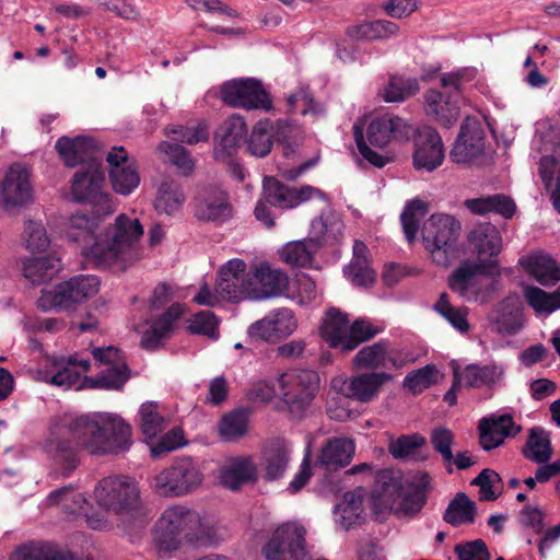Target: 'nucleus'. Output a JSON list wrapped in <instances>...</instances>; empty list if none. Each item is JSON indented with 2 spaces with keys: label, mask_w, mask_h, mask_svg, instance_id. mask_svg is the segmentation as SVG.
Listing matches in <instances>:
<instances>
[{
  "label": "nucleus",
  "mask_w": 560,
  "mask_h": 560,
  "mask_svg": "<svg viewBox=\"0 0 560 560\" xmlns=\"http://www.w3.org/2000/svg\"><path fill=\"white\" fill-rule=\"evenodd\" d=\"M102 215L95 210L93 215H71L66 229L67 238L82 244V255L94 267L125 271L140 258L143 226L139 219L121 213L97 233Z\"/></svg>",
  "instance_id": "f257e3e1"
},
{
  "label": "nucleus",
  "mask_w": 560,
  "mask_h": 560,
  "mask_svg": "<svg viewBox=\"0 0 560 560\" xmlns=\"http://www.w3.org/2000/svg\"><path fill=\"white\" fill-rule=\"evenodd\" d=\"M54 435L49 445L56 456L71 470L78 465V448L92 455L119 454L132 444L131 427L119 415L95 412L65 418L52 428Z\"/></svg>",
  "instance_id": "f03ea898"
},
{
  "label": "nucleus",
  "mask_w": 560,
  "mask_h": 560,
  "mask_svg": "<svg viewBox=\"0 0 560 560\" xmlns=\"http://www.w3.org/2000/svg\"><path fill=\"white\" fill-rule=\"evenodd\" d=\"M50 504H61L66 512L82 516L94 530L109 527L105 513L130 512L139 506L138 492H51Z\"/></svg>",
  "instance_id": "7ed1b4c3"
},
{
  "label": "nucleus",
  "mask_w": 560,
  "mask_h": 560,
  "mask_svg": "<svg viewBox=\"0 0 560 560\" xmlns=\"http://www.w3.org/2000/svg\"><path fill=\"white\" fill-rule=\"evenodd\" d=\"M460 223L450 214H432L422 228V242L432 260L447 267L457 257Z\"/></svg>",
  "instance_id": "20e7f679"
},
{
  "label": "nucleus",
  "mask_w": 560,
  "mask_h": 560,
  "mask_svg": "<svg viewBox=\"0 0 560 560\" xmlns=\"http://www.w3.org/2000/svg\"><path fill=\"white\" fill-rule=\"evenodd\" d=\"M279 397L294 418H301L315 398L319 376L313 370H292L277 380Z\"/></svg>",
  "instance_id": "39448f33"
},
{
  "label": "nucleus",
  "mask_w": 560,
  "mask_h": 560,
  "mask_svg": "<svg viewBox=\"0 0 560 560\" xmlns=\"http://www.w3.org/2000/svg\"><path fill=\"white\" fill-rule=\"evenodd\" d=\"M100 284L96 276H75L51 289L42 290L37 305L45 312L52 308L70 310L94 296L100 290Z\"/></svg>",
  "instance_id": "423d86ee"
},
{
  "label": "nucleus",
  "mask_w": 560,
  "mask_h": 560,
  "mask_svg": "<svg viewBox=\"0 0 560 560\" xmlns=\"http://www.w3.org/2000/svg\"><path fill=\"white\" fill-rule=\"evenodd\" d=\"M104 172L98 160H91L74 173L71 194L77 201L88 202L98 214H112L115 205L108 194L103 191Z\"/></svg>",
  "instance_id": "0eeeda50"
},
{
  "label": "nucleus",
  "mask_w": 560,
  "mask_h": 560,
  "mask_svg": "<svg viewBox=\"0 0 560 560\" xmlns=\"http://www.w3.org/2000/svg\"><path fill=\"white\" fill-rule=\"evenodd\" d=\"M497 268L494 259H481L477 261H463L450 276V289L467 300L486 303L491 292L492 284L485 285L480 280L481 275H491Z\"/></svg>",
  "instance_id": "6e6552de"
},
{
  "label": "nucleus",
  "mask_w": 560,
  "mask_h": 560,
  "mask_svg": "<svg viewBox=\"0 0 560 560\" xmlns=\"http://www.w3.org/2000/svg\"><path fill=\"white\" fill-rule=\"evenodd\" d=\"M306 528L299 522L281 524L262 547L266 560H311L306 548Z\"/></svg>",
  "instance_id": "1a4fd4ad"
},
{
  "label": "nucleus",
  "mask_w": 560,
  "mask_h": 560,
  "mask_svg": "<svg viewBox=\"0 0 560 560\" xmlns=\"http://www.w3.org/2000/svg\"><path fill=\"white\" fill-rule=\"evenodd\" d=\"M463 73L451 72L441 77V85L446 95L438 90H429L425 95V112L444 127L453 126L459 118V97Z\"/></svg>",
  "instance_id": "9d476101"
},
{
  "label": "nucleus",
  "mask_w": 560,
  "mask_h": 560,
  "mask_svg": "<svg viewBox=\"0 0 560 560\" xmlns=\"http://www.w3.org/2000/svg\"><path fill=\"white\" fill-rule=\"evenodd\" d=\"M221 100L229 106L270 110L272 101L262 83L253 78L234 79L221 85Z\"/></svg>",
  "instance_id": "9b49d317"
},
{
  "label": "nucleus",
  "mask_w": 560,
  "mask_h": 560,
  "mask_svg": "<svg viewBox=\"0 0 560 560\" xmlns=\"http://www.w3.org/2000/svg\"><path fill=\"white\" fill-rule=\"evenodd\" d=\"M92 354L95 363L104 369L96 377H86L92 388L119 389L130 377V370L119 349L115 347L94 348Z\"/></svg>",
  "instance_id": "f8f14e48"
},
{
  "label": "nucleus",
  "mask_w": 560,
  "mask_h": 560,
  "mask_svg": "<svg viewBox=\"0 0 560 560\" xmlns=\"http://www.w3.org/2000/svg\"><path fill=\"white\" fill-rule=\"evenodd\" d=\"M253 270H247L243 259L234 258L223 265L219 272L218 292L230 302L250 299L253 290Z\"/></svg>",
  "instance_id": "ddd939ff"
},
{
  "label": "nucleus",
  "mask_w": 560,
  "mask_h": 560,
  "mask_svg": "<svg viewBox=\"0 0 560 560\" xmlns=\"http://www.w3.org/2000/svg\"><path fill=\"white\" fill-rule=\"evenodd\" d=\"M393 380V375L386 372H364L349 378H335L334 387L345 398H350L361 404L374 400L384 384Z\"/></svg>",
  "instance_id": "4468645a"
},
{
  "label": "nucleus",
  "mask_w": 560,
  "mask_h": 560,
  "mask_svg": "<svg viewBox=\"0 0 560 560\" xmlns=\"http://www.w3.org/2000/svg\"><path fill=\"white\" fill-rule=\"evenodd\" d=\"M424 492H371V509L375 517L385 520L389 514L412 515L424 505Z\"/></svg>",
  "instance_id": "2eb2a0df"
},
{
  "label": "nucleus",
  "mask_w": 560,
  "mask_h": 560,
  "mask_svg": "<svg viewBox=\"0 0 560 560\" xmlns=\"http://www.w3.org/2000/svg\"><path fill=\"white\" fill-rule=\"evenodd\" d=\"M262 192L264 198L269 205L282 209H291L312 199H318L323 205L328 207L326 194L318 188L313 186L293 188L281 184L273 177L265 178Z\"/></svg>",
  "instance_id": "dca6fc26"
},
{
  "label": "nucleus",
  "mask_w": 560,
  "mask_h": 560,
  "mask_svg": "<svg viewBox=\"0 0 560 560\" xmlns=\"http://www.w3.org/2000/svg\"><path fill=\"white\" fill-rule=\"evenodd\" d=\"M190 509L176 505L164 511L156 522L154 544L159 552H171L182 547V535L188 523Z\"/></svg>",
  "instance_id": "f3484780"
},
{
  "label": "nucleus",
  "mask_w": 560,
  "mask_h": 560,
  "mask_svg": "<svg viewBox=\"0 0 560 560\" xmlns=\"http://www.w3.org/2000/svg\"><path fill=\"white\" fill-rule=\"evenodd\" d=\"M444 147L438 131L422 127L415 136L413 166L417 171L433 172L444 161Z\"/></svg>",
  "instance_id": "a211bd4d"
},
{
  "label": "nucleus",
  "mask_w": 560,
  "mask_h": 560,
  "mask_svg": "<svg viewBox=\"0 0 560 560\" xmlns=\"http://www.w3.org/2000/svg\"><path fill=\"white\" fill-rule=\"evenodd\" d=\"M203 475L190 458L176 460L154 478L159 490H190L201 486Z\"/></svg>",
  "instance_id": "6ab92c4d"
},
{
  "label": "nucleus",
  "mask_w": 560,
  "mask_h": 560,
  "mask_svg": "<svg viewBox=\"0 0 560 560\" xmlns=\"http://www.w3.org/2000/svg\"><path fill=\"white\" fill-rule=\"evenodd\" d=\"M33 201L30 171L22 164L10 166L2 182V206L7 209L24 207Z\"/></svg>",
  "instance_id": "aec40b11"
},
{
  "label": "nucleus",
  "mask_w": 560,
  "mask_h": 560,
  "mask_svg": "<svg viewBox=\"0 0 560 560\" xmlns=\"http://www.w3.org/2000/svg\"><path fill=\"white\" fill-rule=\"evenodd\" d=\"M483 137L477 118L466 117L460 126L457 139L451 150V160L466 164L478 158L483 151Z\"/></svg>",
  "instance_id": "412c9836"
},
{
  "label": "nucleus",
  "mask_w": 560,
  "mask_h": 560,
  "mask_svg": "<svg viewBox=\"0 0 560 560\" xmlns=\"http://www.w3.org/2000/svg\"><path fill=\"white\" fill-rule=\"evenodd\" d=\"M488 322L492 331L501 336H514L524 326V316L518 299L506 296L488 314Z\"/></svg>",
  "instance_id": "4be33fe9"
},
{
  "label": "nucleus",
  "mask_w": 560,
  "mask_h": 560,
  "mask_svg": "<svg viewBox=\"0 0 560 560\" xmlns=\"http://www.w3.org/2000/svg\"><path fill=\"white\" fill-rule=\"evenodd\" d=\"M479 444L485 451H491L503 444L506 438H514L522 427L516 424L511 415L482 418L478 425Z\"/></svg>",
  "instance_id": "5701e85b"
},
{
  "label": "nucleus",
  "mask_w": 560,
  "mask_h": 560,
  "mask_svg": "<svg viewBox=\"0 0 560 560\" xmlns=\"http://www.w3.org/2000/svg\"><path fill=\"white\" fill-rule=\"evenodd\" d=\"M184 314L180 303H173L162 315L153 319L142 332L140 345L145 350H156L176 329L177 320Z\"/></svg>",
  "instance_id": "b1692460"
},
{
  "label": "nucleus",
  "mask_w": 560,
  "mask_h": 560,
  "mask_svg": "<svg viewBox=\"0 0 560 560\" xmlns=\"http://www.w3.org/2000/svg\"><path fill=\"white\" fill-rule=\"evenodd\" d=\"M252 300H265L282 295L289 285L288 276L279 269L262 262L255 267L252 275Z\"/></svg>",
  "instance_id": "393cba45"
},
{
  "label": "nucleus",
  "mask_w": 560,
  "mask_h": 560,
  "mask_svg": "<svg viewBox=\"0 0 560 560\" xmlns=\"http://www.w3.org/2000/svg\"><path fill=\"white\" fill-rule=\"evenodd\" d=\"M258 476V467L252 456L234 457L219 470L220 483L231 490L254 486Z\"/></svg>",
  "instance_id": "a878e982"
},
{
  "label": "nucleus",
  "mask_w": 560,
  "mask_h": 560,
  "mask_svg": "<svg viewBox=\"0 0 560 560\" xmlns=\"http://www.w3.org/2000/svg\"><path fill=\"white\" fill-rule=\"evenodd\" d=\"M185 526L182 546L205 547L215 544L222 538L215 522L194 510L188 513V523Z\"/></svg>",
  "instance_id": "bb28decb"
},
{
  "label": "nucleus",
  "mask_w": 560,
  "mask_h": 560,
  "mask_svg": "<svg viewBox=\"0 0 560 560\" xmlns=\"http://www.w3.org/2000/svg\"><path fill=\"white\" fill-rule=\"evenodd\" d=\"M90 360L79 358L78 354L68 358H52L50 360L49 383L66 388L74 385L80 388V378L82 374L90 370Z\"/></svg>",
  "instance_id": "cd10ccee"
},
{
  "label": "nucleus",
  "mask_w": 560,
  "mask_h": 560,
  "mask_svg": "<svg viewBox=\"0 0 560 560\" xmlns=\"http://www.w3.org/2000/svg\"><path fill=\"white\" fill-rule=\"evenodd\" d=\"M410 133V127L399 117L384 114L371 120L366 135L371 144L384 148L393 139H404Z\"/></svg>",
  "instance_id": "c85d7f7f"
},
{
  "label": "nucleus",
  "mask_w": 560,
  "mask_h": 560,
  "mask_svg": "<svg viewBox=\"0 0 560 560\" xmlns=\"http://www.w3.org/2000/svg\"><path fill=\"white\" fill-rule=\"evenodd\" d=\"M468 244L478 260L493 259L502 249V236L498 228L489 222L475 225L468 234Z\"/></svg>",
  "instance_id": "c756f323"
},
{
  "label": "nucleus",
  "mask_w": 560,
  "mask_h": 560,
  "mask_svg": "<svg viewBox=\"0 0 560 560\" xmlns=\"http://www.w3.org/2000/svg\"><path fill=\"white\" fill-rule=\"evenodd\" d=\"M195 215L199 220L224 222L232 217V207L222 190L211 189L202 192L195 202Z\"/></svg>",
  "instance_id": "7c9ffc66"
},
{
  "label": "nucleus",
  "mask_w": 560,
  "mask_h": 560,
  "mask_svg": "<svg viewBox=\"0 0 560 560\" xmlns=\"http://www.w3.org/2000/svg\"><path fill=\"white\" fill-rule=\"evenodd\" d=\"M355 452L352 440L347 438H331L322 446L315 465L327 470H337L347 466Z\"/></svg>",
  "instance_id": "2f4dec72"
},
{
  "label": "nucleus",
  "mask_w": 560,
  "mask_h": 560,
  "mask_svg": "<svg viewBox=\"0 0 560 560\" xmlns=\"http://www.w3.org/2000/svg\"><path fill=\"white\" fill-rule=\"evenodd\" d=\"M55 148L61 160L68 167H75L82 164L86 165L91 160H97L93 156L94 140L86 137H61L56 141Z\"/></svg>",
  "instance_id": "473e14b6"
},
{
  "label": "nucleus",
  "mask_w": 560,
  "mask_h": 560,
  "mask_svg": "<svg viewBox=\"0 0 560 560\" xmlns=\"http://www.w3.org/2000/svg\"><path fill=\"white\" fill-rule=\"evenodd\" d=\"M320 334L330 348L347 352L346 347L350 343V322L348 315L337 308H329L320 327Z\"/></svg>",
  "instance_id": "72a5a7b5"
},
{
  "label": "nucleus",
  "mask_w": 560,
  "mask_h": 560,
  "mask_svg": "<svg viewBox=\"0 0 560 560\" xmlns=\"http://www.w3.org/2000/svg\"><path fill=\"white\" fill-rule=\"evenodd\" d=\"M425 445L427 439L422 434L412 433L398 438L390 436L387 450L396 460L423 462L427 459Z\"/></svg>",
  "instance_id": "f704fd0d"
},
{
  "label": "nucleus",
  "mask_w": 560,
  "mask_h": 560,
  "mask_svg": "<svg viewBox=\"0 0 560 560\" xmlns=\"http://www.w3.org/2000/svg\"><path fill=\"white\" fill-rule=\"evenodd\" d=\"M61 259L56 253L44 257H31L23 261V275L33 284L52 280L61 270Z\"/></svg>",
  "instance_id": "c9c22d12"
},
{
  "label": "nucleus",
  "mask_w": 560,
  "mask_h": 560,
  "mask_svg": "<svg viewBox=\"0 0 560 560\" xmlns=\"http://www.w3.org/2000/svg\"><path fill=\"white\" fill-rule=\"evenodd\" d=\"M324 208L320 215L314 219L311 223L310 238L314 240L318 247L323 243H335L341 235L343 230V222L338 214L329 209V206Z\"/></svg>",
  "instance_id": "e433bc0d"
},
{
  "label": "nucleus",
  "mask_w": 560,
  "mask_h": 560,
  "mask_svg": "<svg viewBox=\"0 0 560 560\" xmlns=\"http://www.w3.org/2000/svg\"><path fill=\"white\" fill-rule=\"evenodd\" d=\"M247 135L246 122L243 117L233 115L226 121L221 141L215 145L213 155L218 161H226L234 153L240 143Z\"/></svg>",
  "instance_id": "4c0bfd02"
},
{
  "label": "nucleus",
  "mask_w": 560,
  "mask_h": 560,
  "mask_svg": "<svg viewBox=\"0 0 560 560\" xmlns=\"http://www.w3.org/2000/svg\"><path fill=\"white\" fill-rule=\"evenodd\" d=\"M500 374L494 365L479 366L477 364H469L463 371L459 368L454 369L455 385H462L467 388L491 386L499 381Z\"/></svg>",
  "instance_id": "58836bf2"
},
{
  "label": "nucleus",
  "mask_w": 560,
  "mask_h": 560,
  "mask_svg": "<svg viewBox=\"0 0 560 560\" xmlns=\"http://www.w3.org/2000/svg\"><path fill=\"white\" fill-rule=\"evenodd\" d=\"M291 450L283 440L272 441L264 453L265 472L267 481L279 480L283 477L290 460Z\"/></svg>",
  "instance_id": "ea45409f"
},
{
  "label": "nucleus",
  "mask_w": 560,
  "mask_h": 560,
  "mask_svg": "<svg viewBox=\"0 0 560 560\" xmlns=\"http://www.w3.org/2000/svg\"><path fill=\"white\" fill-rule=\"evenodd\" d=\"M368 254V246L357 240L353 244V257L345 272L347 277L358 285L368 287L375 280V272L370 266Z\"/></svg>",
  "instance_id": "a19ab883"
},
{
  "label": "nucleus",
  "mask_w": 560,
  "mask_h": 560,
  "mask_svg": "<svg viewBox=\"0 0 560 560\" xmlns=\"http://www.w3.org/2000/svg\"><path fill=\"white\" fill-rule=\"evenodd\" d=\"M398 32L399 26L396 23L386 20H376L348 27L347 35L354 40H375L396 36Z\"/></svg>",
  "instance_id": "79ce46f5"
},
{
  "label": "nucleus",
  "mask_w": 560,
  "mask_h": 560,
  "mask_svg": "<svg viewBox=\"0 0 560 560\" xmlns=\"http://www.w3.org/2000/svg\"><path fill=\"white\" fill-rule=\"evenodd\" d=\"M523 454L527 459L537 464L549 462L552 456L549 433L540 427L529 429Z\"/></svg>",
  "instance_id": "37998d69"
},
{
  "label": "nucleus",
  "mask_w": 560,
  "mask_h": 560,
  "mask_svg": "<svg viewBox=\"0 0 560 560\" xmlns=\"http://www.w3.org/2000/svg\"><path fill=\"white\" fill-rule=\"evenodd\" d=\"M389 360L394 366H398L396 360L388 358V345L385 341H378L371 346L363 347L353 358V365L357 369L377 370L384 368Z\"/></svg>",
  "instance_id": "c03bdc74"
},
{
  "label": "nucleus",
  "mask_w": 560,
  "mask_h": 560,
  "mask_svg": "<svg viewBox=\"0 0 560 560\" xmlns=\"http://www.w3.org/2000/svg\"><path fill=\"white\" fill-rule=\"evenodd\" d=\"M138 413L140 430L147 439H154L166 429V418L156 402L142 404Z\"/></svg>",
  "instance_id": "a18cd8bd"
},
{
  "label": "nucleus",
  "mask_w": 560,
  "mask_h": 560,
  "mask_svg": "<svg viewBox=\"0 0 560 560\" xmlns=\"http://www.w3.org/2000/svg\"><path fill=\"white\" fill-rule=\"evenodd\" d=\"M476 513V503L470 500L464 492H459L448 503L443 518L446 523L453 526H460L464 524L474 523Z\"/></svg>",
  "instance_id": "49530a36"
},
{
  "label": "nucleus",
  "mask_w": 560,
  "mask_h": 560,
  "mask_svg": "<svg viewBox=\"0 0 560 560\" xmlns=\"http://www.w3.org/2000/svg\"><path fill=\"white\" fill-rule=\"evenodd\" d=\"M363 514V499L360 492H345L335 508L337 522L346 529L360 522Z\"/></svg>",
  "instance_id": "de8ad7c7"
},
{
  "label": "nucleus",
  "mask_w": 560,
  "mask_h": 560,
  "mask_svg": "<svg viewBox=\"0 0 560 560\" xmlns=\"http://www.w3.org/2000/svg\"><path fill=\"white\" fill-rule=\"evenodd\" d=\"M527 304L539 315H549L560 308V284L553 292H546L534 285L524 288Z\"/></svg>",
  "instance_id": "09e8293b"
},
{
  "label": "nucleus",
  "mask_w": 560,
  "mask_h": 560,
  "mask_svg": "<svg viewBox=\"0 0 560 560\" xmlns=\"http://www.w3.org/2000/svg\"><path fill=\"white\" fill-rule=\"evenodd\" d=\"M318 248V244L310 237L303 241H294L283 247L281 257L291 266L306 267L312 264Z\"/></svg>",
  "instance_id": "8fccbe9b"
},
{
  "label": "nucleus",
  "mask_w": 560,
  "mask_h": 560,
  "mask_svg": "<svg viewBox=\"0 0 560 560\" xmlns=\"http://www.w3.org/2000/svg\"><path fill=\"white\" fill-rule=\"evenodd\" d=\"M184 200L180 186L172 179H165L158 189L154 207L160 212L172 214L182 207Z\"/></svg>",
  "instance_id": "3c124183"
},
{
  "label": "nucleus",
  "mask_w": 560,
  "mask_h": 560,
  "mask_svg": "<svg viewBox=\"0 0 560 560\" xmlns=\"http://www.w3.org/2000/svg\"><path fill=\"white\" fill-rule=\"evenodd\" d=\"M516 500L524 502L517 515L520 524L532 528L535 533L542 532L545 527V511L542 506L536 500L529 499L525 492H518Z\"/></svg>",
  "instance_id": "603ef678"
},
{
  "label": "nucleus",
  "mask_w": 560,
  "mask_h": 560,
  "mask_svg": "<svg viewBox=\"0 0 560 560\" xmlns=\"http://www.w3.org/2000/svg\"><path fill=\"white\" fill-rule=\"evenodd\" d=\"M526 269L540 284L546 287L560 280V267L549 257H532L527 261Z\"/></svg>",
  "instance_id": "864d4df0"
},
{
  "label": "nucleus",
  "mask_w": 560,
  "mask_h": 560,
  "mask_svg": "<svg viewBox=\"0 0 560 560\" xmlns=\"http://www.w3.org/2000/svg\"><path fill=\"white\" fill-rule=\"evenodd\" d=\"M427 203L420 199H415L405 207L400 219L408 243L412 244L416 241L419 224L427 215Z\"/></svg>",
  "instance_id": "5fc2aeb1"
},
{
  "label": "nucleus",
  "mask_w": 560,
  "mask_h": 560,
  "mask_svg": "<svg viewBox=\"0 0 560 560\" xmlns=\"http://www.w3.org/2000/svg\"><path fill=\"white\" fill-rule=\"evenodd\" d=\"M23 243L32 254L44 253L50 246V237L42 221L27 220L22 235Z\"/></svg>",
  "instance_id": "6e6d98bb"
},
{
  "label": "nucleus",
  "mask_w": 560,
  "mask_h": 560,
  "mask_svg": "<svg viewBox=\"0 0 560 560\" xmlns=\"http://www.w3.org/2000/svg\"><path fill=\"white\" fill-rule=\"evenodd\" d=\"M271 131L272 126L269 120H260L254 126L247 144L250 154L264 158L270 153L273 136Z\"/></svg>",
  "instance_id": "4d7b16f0"
},
{
  "label": "nucleus",
  "mask_w": 560,
  "mask_h": 560,
  "mask_svg": "<svg viewBox=\"0 0 560 560\" xmlns=\"http://www.w3.org/2000/svg\"><path fill=\"white\" fill-rule=\"evenodd\" d=\"M113 189L120 195L131 194L140 184V176L135 165L109 170Z\"/></svg>",
  "instance_id": "13d9d810"
},
{
  "label": "nucleus",
  "mask_w": 560,
  "mask_h": 560,
  "mask_svg": "<svg viewBox=\"0 0 560 560\" xmlns=\"http://www.w3.org/2000/svg\"><path fill=\"white\" fill-rule=\"evenodd\" d=\"M419 91L416 78L392 77L384 90L386 102H402Z\"/></svg>",
  "instance_id": "bf43d9fd"
},
{
  "label": "nucleus",
  "mask_w": 560,
  "mask_h": 560,
  "mask_svg": "<svg viewBox=\"0 0 560 560\" xmlns=\"http://www.w3.org/2000/svg\"><path fill=\"white\" fill-rule=\"evenodd\" d=\"M439 371L435 365L428 364L409 372L404 380V387L413 395L422 393L438 382Z\"/></svg>",
  "instance_id": "052dcab7"
},
{
  "label": "nucleus",
  "mask_w": 560,
  "mask_h": 560,
  "mask_svg": "<svg viewBox=\"0 0 560 560\" xmlns=\"http://www.w3.org/2000/svg\"><path fill=\"white\" fill-rule=\"evenodd\" d=\"M434 308L441 314L454 328L460 332H467L470 328L467 320V311L465 307L456 308L451 305L448 295L442 293Z\"/></svg>",
  "instance_id": "680f3d73"
},
{
  "label": "nucleus",
  "mask_w": 560,
  "mask_h": 560,
  "mask_svg": "<svg viewBox=\"0 0 560 560\" xmlns=\"http://www.w3.org/2000/svg\"><path fill=\"white\" fill-rule=\"evenodd\" d=\"M187 330L192 335L217 339L219 337V319L211 311H200L190 317Z\"/></svg>",
  "instance_id": "e2e57ef3"
},
{
  "label": "nucleus",
  "mask_w": 560,
  "mask_h": 560,
  "mask_svg": "<svg viewBox=\"0 0 560 560\" xmlns=\"http://www.w3.org/2000/svg\"><path fill=\"white\" fill-rule=\"evenodd\" d=\"M159 150L164 152L172 164H174L184 175H189L195 168V162L189 152L177 143L163 141L159 144Z\"/></svg>",
  "instance_id": "0e129e2a"
},
{
  "label": "nucleus",
  "mask_w": 560,
  "mask_h": 560,
  "mask_svg": "<svg viewBox=\"0 0 560 560\" xmlns=\"http://www.w3.org/2000/svg\"><path fill=\"white\" fill-rule=\"evenodd\" d=\"M247 432V418L242 411L225 415L220 422V433L226 441H234Z\"/></svg>",
  "instance_id": "69168bd1"
},
{
  "label": "nucleus",
  "mask_w": 560,
  "mask_h": 560,
  "mask_svg": "<svg viewBox=\"0 0 560 560\" xmlns=\"http://www.w3.org/2000/svg\"><path fill=\"white\" fill-rule=\"evenodd\" d=\"M288 106L291 110L299 112L305 116L311 114L314 117H319L325 113V108L314 102L310 92L301 89L288 97Z\"/></svg>",
  "instance_id": "338daca9"
},
{
  "label": "nucleus",
  "mask_w": 560,
  "mask_h": 560,
  "mask_svg": "<svg viewBox=\"0 0 560 560\" xmlns=\"http://www.w3.org/2000/svg\"><path fill=\"white\" fill-rule=\"evenodd\" d=\"M273 327L278 339L287 338L298 328V320L294 313L289 308H279L267 315Z\"/></svg>",
  "instance_id": "774afa93"
}]
</instances>
